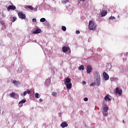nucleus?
Wrapping results in <instances>:
<instances>
[{
    "label": "nucleus",
    "mask_w": 128,
    "mask_h": 128,
    "mask_svg": "<svg viewBox=\"0 0 128 128\" xmlns=\"http://www.w3.org/2000/svg\"><path fill=\"white\" fill-rule=\"evenodd\" d=\"M94 78L95 80V84L96 86H100V75L98 72H95L94 74Z\"/></svg>",
    "instance_id": "obj_1"
},
{
    "label": "nucleus",
    "mask_w": 128,
    "mask_h": 128,
    "mask_svg": "<svg viewBox=\"0 0 128 128\" xmlns=\"http://www.w3.org/2000/svg\"><path fill=\"white\" fill-rule=\"evenodd\" d=\"M88 28L90 30H96V24L94 22H92V21H90Z\"/></svg>",
    "instance_id": "obj_2"
},
{
    "label": "nucleus",
    "mask_w": 128,
    "mask_h": 128,
    "mask_svg": "<svg viewBox=\"0 0 128 128\" xmlns=\"http://www.w3.org/2000/svg\"><path fill=\"white\" fill-rule=\"evenodd\" d=\"M115 93L116 94H119V96H122V90L120 87H117L116 88Z\"/></svg>",
    "instance_id": "obj_3"
},
{
    "label": "nucleus",
    "mask_w": 128,
    "mask_h": 128,
    "mask_svg": "<svg viewBox=\"0 0 128 128\" xmlns=\"http://www.w3.org/2000/svg\"><path fill=\"white\" fill-rule=\"evenodd\" d=\"M24 8L27 10H34V12H36V10H38L36 8H34L32 6H24Z\"/></svg>",
    "instance_id": "obj_4"
},
{
    "label": "nucleus",
    "mask_w": 128,
    "mask_h": 128,
    "mask_svg": "<svg viewBox=\"0 0 128 128\" xmlns=\"http://www.w3.org/2000/svg\"><path fill=\"white\" fill-rule=\"evenodd\" d=\"M18 16L20 18H21V20H26V14H24L22 12H18Z\"/></svg>",
    "instance_id": "obj_5"
},
{
    "label": "nucleus",
    "mask_w": 128,
    "mask_h": 128,
    "mask_svg": "<svg viewBox=\"0 0 128 128\" xmlns=\"http://www.w3.org/2000/svg\"><path fill=\"white\" fill-rule=\"evenodd\" d=\"M62 51L63 52H68V54H70V49L68 46H64Z\"/></svg>",
    "instance_id": "obj_6"
},
{
    "label": "nucleus",
    "mask_w": 128,
    "mask_h": 128,
    "mask_svg": "<svg viewBox=\"0 0 128 128\" xmlns=\"http://www.w3.org/2000/svg\"><path fill=\"white\" fill-rule=\"evenodd\" d=\"M16 6L14 5H11V6L10 5L7 8V10H8V12H10V10H16Z\"/></svg>",
    "instance_id": "obj_7"
},
{
    "label": "nucleus",
    "mask_w": 128,
    "mask_h": 128,
    "mask_svg": "<svg viewBox=\"0 0 128 128\" xmlns=\"http://www.w3.org/2000/svg\"><path fill=\"white\" fill-rule=\"evenodd\" d=\"M103 76L104 80H108V79L110 78V76H108V74L106 72H104L103 73Z\"/></svg>",
    "instance_id": "obj_8"
},
{
    "label": "nucleus",
    "mask_w": 128,
    "mask_h": 128,
    "mask_svg": "<svg viewBox=\"0 0 128 128\" xmlns=\"http://www.w3.org/2000/svg\"><path fill=\"white\" fill-rule=\"evenodd\" d=\"M27 94H30V90H27L24 92V94L22 93L21 96H26Z\"/></svg>",
    "instance_id": "obj_9"
},
{
    "label": "nucleus",
    "mask_w": 128,
    "mask_h": 128,
    "mask_svg": "<svg viewBox=\"0 0 128 128\" xmlns=\"http://www.w3.org/2000/svg\"><path fill=\"white\" fill-rule=\"evenodd\" d=\"M68 123H66V122H62L61 124H60V126H62V128H66V126H68Z\"/></svg>",
    "instance_id": "obj_10"
},
{
    "label": "nucleus",
    "mask_w": 128,
    "mask_h": 128,
    "mask_svg": "<svg viewBox=\"0 0 128 128\" xmlns=\"http://www.w3.org/2000/svg\"><path fill=\"white\" fill-rule=\"evenodd\" d=\"M42 32V30L40 28H37L35 31L33 32L34 34H40Z\"/></svg>",
    "instance_id": "obj_11"
},
{
    "label": "nucleus",
    "mask_w": 128,
    "mask_h": 128,
    "mask_svg": "<svg viewBox=\"0 0 128 128\" xmlns=\"http://www.w3.org/2000/svg\"><path fill=\"white\" fill-rule=\"evenodd\" d=\"M50 78H48L45 82V86H50Z\"/></svg>",
    "instance_id": "obj_12"
},
{
    "label": "nucleus",
    "mask_w": 128,
    "mask_h": 128,
    "mask_svg": "<svg viewBox=\"0 0 128 128\" xmlns=\"http://www.w3.org/2000/svg\"><path fill=\"white\" fill-rule=\"evenodd\" d=\"M92 66H87V73L88 74H90L92 72Z\"/></svg>",
    "instance_id": "obj_13"
},
{
    "label": "nucleus",
    "mask_w": 128,
    "mask_h": 128,
    "mask_svg": "<svg viewBox=\"0 0 128 128\" xmlns=\"http://www.w3.org/2000/svg\"><path fill=\"white\" fill-rule=\"evenodd\" d=\"M64 84H70V78H66L65 80V81H64Z\"/></svg>",
    "instance_id": "obj_14"
},
{
    "label": "nucleus",
    "mask_w": 128,
    "mask_h": 128,
    "mask_svg": "<svg viewBox=\"0 0 128 128\" xmlns=\"http://www.w3.org/2000/svg\"><path fill=\"white\" fill-rule=\"evenodd\" d=\"M66 86L68 90H70V88H72V83H68L66 84Z\"/></svg>",
    "instance_id": "obj_15"
},
{
    "label": "nucleus",
    "mask_w": 128,
    "mask_h": 128,
    "mask_svg": "<svg viewBox=\"0 0 128 128\" xmlns=\"http://www.w3.org/2000/svg\"><path fill=\"white\" fill-rule=\"evenodd\" d=\"M107 14H108L107 11H102L101 13V16H106Z\"/></svg>",
    "instance_id": "obj_16"
},
{
    "label": "nucleus",
    "mask_w": 128,
    "mask_h": 128,
    "mask_svg": "<svg viewBox=\"0 0 128 128\" xmlns=\"http://www.w3.org/2000/svg\"><path fill=\"white\" fill-rule=\"evenodd\" d=\"M13 84H16V86H18V84H20V82L16 80H14Z\"/></svg>",
    "instance_id": "obj_17"
},
{
    "label": "nucleus",
    "mask_w": 128,
    "mask_h": 128,
    "mask_svg": "<svg viewBox=\"0 0 128 128\" xmlns=\"http://www.w3.org/2000/svg\"><path fill=\"white\" fill-rule=\"evenodd\" d=\"M104 100H106L108 102H110V100H112V99H110V98L108 96H105Z\"/></svg>",
    "instance_id": "obj_18"
},
{
    "label": "nucleus",
    "mask_w": 128,
    "mask_h": 128,
    "mask_svg": "<svg viewBox=\"0 0 128 128\" xmlns=\"http://www.w3.org/2000/svg\"><path fill=\"white\" fill-rule=\"evenodd\" d=\"M108 106L104 107V112H108Z\"/></svg>",
    "instance_id": "obj_19"
},
{
    "label": "nucleus",
    "mask_w": 128,
    "mask_h": 128,
    "mask_svg": "<svg viewBox=\"0 0 128 128\" xmlns=\"http://www.w3.org/2000/svg\"><path fill=\"white\" fill-rule=\"evenodd\" d=\"M79 70H84V66L82 65L80 66L79 67Z\"/></svg>",
    "instance_id": "obj_20"
},
{
    "label": "nucleus",
    "mask_w": 128,
    "mask_h": 128,
    "mask_svg": "<svg viewBox=\"0 0 128 128\" xmlns=\"http://www.w3.org/2000/svg\"><path fill=\"white\" fill-rule=\"evenodd\" d=\"M11 20H12V22H16V17L11 18Z\"/></svg>",
    "instance_id": "obj_21"
},
{
    "label": "nucleus",
    "mask_w": 128,
    "mask_h": 128,
    "mask_svg": "<svg viewBox=\"0 0 128 128\" xmlns=\"http://www.w3.org/2000/svg\"><path fill=\"white\" fill-rule=\"evenodd\" d=\"M62 30L63 32H66V26H62Z\"/></svg>",
    "instance_id": "obj_22"
},
{
    "label": "nucleus",
    "mask_w": 128,
    "mask_h": 128,
    "mask_svg": "<svg viewBox=\"0 0 128 128\" xmlns=\"http://www.w3.org/2000/svg\"><path fill=\"white\" fill-rule=\"evenodd\" d=\"M40 22H46V19L44 18H42L40 20Z\"/></svg>",
    "instance_id": "obj_23"
},
{
    "label": "nucleus",
    "mask_w": 128,
    "mask_h": 128,
    "mask_svg": "<svg viewBox=\"0 0 128 128\" xmlns=\"http://www.w3.org/2000/svg\"><path fill=\"white\" fill-rule=\"evenodd\" d=\"M26 102V100H22L21 101H20V102H21V104H24V102Z\"/></svg>",
    "instance_id": "obj_24"
},
{
    "label": "nucleus",
    "mask_w": 128,
    "mask_h": 128,
    "mask_svg": "<svg viewBox=\"0 0 128 128\" xmlns=\"http://www.w3.org/2000/svg\"><path fill=\"white\" fill-rule=\"evenodd\" d=\"M10 96H15L16 93L15 92H12L10 94Z\"/></svg>",
    "instance_id": "obj_25"
},
{
    "label": "nucleus",
    "mask_w": 128,
    "mask_h": 128,
    "mask_svg": "<svg viewBox=\"0 0 128 128\" xmlns=\"http://www.w3.org/2000/svg\"><path fill=\"white\" fill-rule=\"evenodd\" d=\"M18 106H19L20 108H22V103L20 102L18 103Z\"/></svg>",
    "instance_id": "obj_26"
},
{
    "label": "nucleus",
    "mask_w": 128,
    "mask_h": 128,
    "mask_svg": "<svg viewBox=\"0 0 128 128\" xmlns=\"http://www.w3.org/2000/svg\"><path fill=\"white\" fill-rule=\"evenodd\" d=\"M96 85V82L92 83L91 84H90V86H94Z\"/></svg>",
    "instance_id": "obj_27"
},
{
    "label": "nucleus",
    "mask_w": 128,
    "mask_h": 128,
    "mask_svg": "<svg viewBox=\"0 0 128 128\" xmlns=\"http://www.w3.org/2000/svg\"><path fill=\"white\" fill-rule=\"evenodd\" d=\"M103 114L105 116H108V112H103Z\"/></svg>",
    "instance_id": "obj_28"
},
{
    "label": "nucleus",
    "mask_w": 128,
    "mask_h": 128,
    "mask_svg": "<svg viewBox=\"0 0 128 128\" xmlns=\"http://www.w3.org/2000/svg\"><path fill=\"white\" fill-rule=\"evenodd\" d=\"M68 2V0H63L62 1V2L63 4H66V2Z\"/></svg>",
    "instance_id": "obj_29"
},
{
    "label": "nucleus",
    "mask_w": 128,
    "mask_h": 128,
    "mask_svg": "<svg viewBox=\"0 0 128 128\" xmlns=\"http://www.w3.org/2000/svg\"><path fill=\"white\" fill-rule=\"evenodd\" d=\"M57 94L56 92H52V96H56Z\"/></svg>",
    "instance_id": "obj_30"
},
{
    "label": "nucleus",
    "mask_w": 128,
    "mask_h": 128,
    "mask_svg": "<svg viewBox=\"0 0 128 128\" xmlns=\"http://www.w3.org/2000/svg\"><path fill=\"white\" fill-rule=\"evenodd\" d=\"M84 102H88V98H84Z\"/></svg>",
    "instance_id": "obj_31"
},
{
    "label": "nucleus",
    "mask_w": 128,
    "mask_h": 128,
    "mask_svg": "<svg viewBox=\"0 0 128 128\" xmlns=\"http://www.w3.org/2000/svg\"><path fill=\"white\" fill-rule=\"evenodd\" d=\"M32 22H36V19L33 18L32 20Z\"/></svg>",
    "instance_id": "obj_32"
},
{
    "label": "nucleus",
    "mask_w": 128,
    "mask_h": 128,
    "mask_svg": "<svg viewBox=\"0 0 128 128\" xmlns=\"http://www.w3.org/2000/svg\"><path fill=\"white\" fill-rule=\"evenodd\" d=\"M76 34H80V31L78 30H76Z\"/></svg>",
    "instance_id": "obj_33"
},
{
    "label": "nucleus",
    "mask_w": 128,
    "mask_h": 128,
    "mask_svg": "<svg viewBox=\"0 0 128 128\" xmlns=\"http://www.w3.org/2000/svg\"><path fill=\"white\" fill-rule=\"evenodd\" d=\"M110 20H114V17H112V16L110 17Z\"/></svg>",
    "instance_id": "obj_34"
},
{
    "label": "nucleus",
    "mask_w": 128,
    "mask_h": 128,
    "mask_svg": "<svg viewBox=\"0 0 128 128\" xmlns=\"http://www.w3.org/2000/svg\"><path fill=\"white\" fill-rule=\"evenodd\" d=\"M82 83L83 84H86V81H82Z\"/></svg>",
    "instance_id": "obj_35"
},
{
    "label": "nucleus",
    "mask_w": 128,
    "mask_h": 128,
    "mask_svg": "<svg viewBox=\"0 0 128 128\" xmlns=\"http://www.w3.org/2000/svg\"><path fill=\"white\" fill-rule=\"evenodd\" d=\"M39 95H40V94H38V93H36V94H35V96H38Z\"/></svg>",
    "instance_id": "obj_36"
},
{
    "label": "nucleus",
    "mask_w": 128,
    "mask_h": 128,
    "mask_svg": "<svg viewBox=\"0 0 128 128\" xmlns=\"http://www.w3.org/2000/svg\"><path fill=\"white\" fill-rule=\"evenodd\" d=\"M78 2H84V0H78Z\"/></svg>",
    "instance_id": "obj_37"
},
{
    "label": "nucleus",
    "mask_w": 128,
    "mask_h": 128,
    "mask_svg": "<svg viewBox=\"0 0 128 128\" xmlns=\"http://www.w3.org/2000/svg\"><path fill=\"white\" fill-rule=\"evenodd\" d=\"M39 101L40 102H42V100L41 99V98H40V100H39Z\"/></svg>",
    "instance_id": "obj_38"
},
{
    "label": "nucleus",
    "mask_w": 128,
    "mask_h": 128,
    "mask_svg": "<svg viewBox=\"0 0 128 128\" xmlns=\"http://www.w3.org/2000/svg\"><path fill=\"white\" fill-rule=\"evenodd\" d=\"M40 96H36V98H38Z\"/></svg>",
    "instance_id": "obj_39"
},
{
    "label": "nucleus",
    "mask_w": 128,
    "mask_h": 128,
    "mask_svg": "<svg viewBox=\"0 0 128 128\" xmlns=\"http://www.w3.org/2000/svg\"><path fill=\"white\" fill-rule=\"evenodd\" d=\"M122 122H123L124 124V120H122Z\"/></svg>",
    "instance_id": "obj_40"
},
{
    "label": "nucleus",
    "mask_w": 128,
    "mask_h": 128,
    "mask_svg": "<svg viewBox=\"0 0 128 128\" xmlns=\"http://www.w3.org/2000/svg\"><path fill=\"white\" fill-rule=\"evenodd\" d=\"M109 66H110V68H112V66H110V64H109Z\"/></svg>",
    "instance_id": "obj_41"
},
{
    "label": "nucleus",
    "mask_w": 128,
    "mask_h": 128,
    "mask_svg": "<svg viewBox=\"0 0 128 128\" xmlns=\"http://www.w3.org/2000/svg\"><path fill=\"white\" fill-rule=\"evenodd\" d=\"M106 96H110V95H106Z\"/></svg>",
    "instance_id": "obj_42"
},
{
    "label": "nucleus",
    "mask_w": 128,
    "mask_h": 128,
    "mask_svg": "<svg viewBox=\"0 0 128 128\" xmlns=\"http://www.w3.org/2000/svg\"><path fill=\"white\" fill-rule=\"evenodd\" d=\"M112 78H110V80H112Z\"/></svg>",
    "instance_id": "obj_43"
},
{
    "label": "nucleus",
    "mask_w": 128,
    "mask_h": 128,
    "mask_svg": "<svg viewBox=\"0 0 128 128\" xmlns=\"http://www.w3.org/2000/svg\"><path fill=\"white\" fill-rule=\"evenodd\" d=\"M34 94V91H33Z\"/></svg>",
    "instance_id": "obj_44"
}]
</instances>
